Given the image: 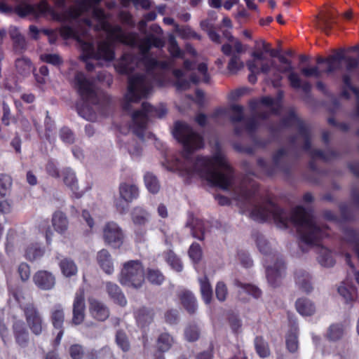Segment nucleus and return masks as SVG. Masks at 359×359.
<instances>
[{"instance_id": "42", "label": "nucleus", "mask_w": 359, "mask_h": 359, "mask_svg": "<svg viewBox=\"0 0 359 359\" xmlns=\"http://www.w3.org/2000/svg\"><path fill=\"white\" fill-rule=\"evenodd\" d=\"M13 179L9 175L0 174V199L5 198L10 194Z\"/></svg>"}, {"instance_id": "1", "label": "nucleus", "mask_w": 359, "mask_h": 359, "mask_svg": "<svg viewBox=\"0 0 359 359\" xmlns=\"http://www.w3.org/2000/svg\"><path fill=\"white\" fill-rule=\"evenodd\" d=\"M172 134L183 146L185 151L184 160L187 163H192L188 166L177 160V169L181 171L182 175L189 177L196 173L205 180L211 187L223 190H227L231 186L234 171L219 146L212 156H198L193 161L190 155L194 151L204 147L203 136L195 132L189 125L181 121L175 123Z\"/></svg>"}, {"instance_id": "32", "label": "nucleus", "mask_w": 359, "mask_h": 359, "mask_svg": "<svg viewBox=\"0 0 359 359\" xmlns=\"http://www.w3.org/2000/svg\"><path fill=\"white\" fill-rule=\"evenodd\" d=\"M295 282L303 292L309 293L313 290L309 273L299 270L295 272Z\"/></svg>"}, {"instance_id": "9", "label": "nucleus", "mask_w": 359, "mask_h": 359, "mask_svg": "<svg viewBox=\"0 0 359 359\" xmlns=\"http://www.w3.org/2000/svg\"><path fill=\"white\" fill-rule=\"evenodd\" d=\"M22 310L31 332L36 336L41 334L46 328V324L39 309L33 304H27Z\"/></svg>"}, {"instance_id": "3", "label": "nucleus", "mask_w": 359, "mask_h": 359, "mask_svg": "<svg viewBox=\"0 0 359 359\" xmlns=\"http://www.w3.org/2000/svg\"><path fill=\"white\" fill-rule=\"evenodd\" d=\"M166 114L167 109L164 105L154 107L149 102H143L141 109L135 111L132 114L133 133L143 140L149 117L161 118Z\"/></svg>"}, {"instance_id": "52", "label": "nucleus", "mask_w": 359, "mask_h": 359, "mask_svg": "<svg viewBox=\"0 0 359 359\" xmlns=\"http://www.w3.org/2000/svg\"><path fill=\"white\" fill-rule=\"evenodd\" d=\"M39 229L44 234L46 244L48 245H50L53 236V231L49 225V221L48 219H43L40 222L39 224Z\"/></svg>"}, {"instance_id": "34", "label": "nucleus", "mask_w": 359, "mask_h": 359, "mask_svg": "<svg viewBox=\"0 0 359 359\" xmlns=\"http://www.w3.org/2000/svg\"><path fill=\"white\" fill-rule=\"evenodd\" d=\"M15 66L17 72L23 76L29 75L34 69L31 60L25 57L16 59Z\"/></svg>"}, {"instance_id": "43", "label": "nucleus", "mask_w": 359, "mask_h": 359, "mask_svg": "<svg viewBox=\"0 0 359 359\" xmlns=\"http://www.w3.org/2000/svg\"><path fill=\"white\" fill-rule=\"evenodd\" d=\"M334 23H336V17L331 12H327L319 20V26L326 34H329Z\"/></svg>"}, {"instance_id": "58", "label": "nucleus", "mask_w": 359, "mask_h": 359, "mask_svg": "<svg viewBox=\"0 0 359 359\" xmlns=\"http://www.w3.org/2000/svg\"><path fill=\"white\" fill-rule=\"evenodd\" d=\"M236 285L242 288L248 294L255 298H259L262 295V291L257 287L250 284H243L238 280L236 281Z\"/></svg>"}, {"instance_id": "2", "label": "nucleus", "mask_w": 359, "mask_h": 359, "mask_svg": "<svg viewBox=\"0 0 359 359\" xmlns=\"http://www.w3.org/2000/svg\"><path fill=\"white\" fill-rule=\"evenodd\" d=\"M250 215L253 220L260 223L273 219L278 228L284 229L292 222L297 228L301 241L308 245H320L323 238L328 235L325 229L316 224L312 213L302 205L295 207L289 216L285 209L269 199L265 205L255 206Z\"/></svg>"}, {"instance_id": "33", "label": "nucleus", "mask_w": 359, "mask_h": 359, "mask_svg": "<svg viewBox=\"0 0 359 359\" xmlns=\"http://www.w3.org/2000/svg\"><path fill=\"white\" fill-rule=\"evenodd\" d=\"M45 254V248L37 243L29 244L25 249V257L30 261L34 262L41 258Z\"/></svg>"}, {"instance_id": "4", "label": "nucleus", "mask_w": 359, "mask_h": 359, "mask_svg": "<svg viewBox=\"0 0 359 359\" xmlns=\"http://www.w3.org/2000/svg\"><path fill=\"white\" fill-rule=\"evenodd\" d=\"M145 280V271L139 260H130L123 264L118 281L123 286L135 289L142 287Z\"/></svg>"}, {"instance_id": "35", "label": "nucleus", "mask_w": 359, "mask_h": 359, "mask_svg": "<svg viewBox=\"0 0 359 359\" xmlns=\"http://www.w3.org/2000/svg\"><path fill=\"white\" fill-rule=\"evenodd\" d=\"M149 217V213L142 207H135L131 212V219L133 222L139 226L144 225Z\"/></svg>"}, {"instance_id": "20", "label": "nucleus", "mask_w": 359, "mask_h": 359, "mask_svg": "<svg viewBox=\"0 0 359 359\" xmlns=\"http://www.w3.org/2000/svg\"><path fill=\"white\" fill-rule=\"evenodd\" d=\"M13 332L15 342L22 348L26 347L29 343V332L25 323L17 320L13 323Z\"/></svg>"}, {"instance_id": "63", "label": "nucleus", "mask_w": 359, "mask_h": 359, "mask_svg": "<svg viewBox=\"0 0 359 359\" xmlns=\"http://www.w3.org/2000/svg\"><path fill=\"white\" fill-rule=\"evenodd\" d=\"M60 34L65 39H74L79 41L77 32L69 25L62 26L60 29Z\"/></svg>"}, {"instance_id": "17", "label": "nucleus", "mask_w": 359, "mask_h": 359, "mask_svg": "<svg viewBox=\"0 0 359 359\" xmlns=\"http://www.w3.org/2000/svg\"><path fill=\"white\" fill-rule=\"evenodd\" d=\"M232 49L233 46L227 43L223 44L221 48V50L224 55L231 56L227 65L229 72L231 74H236L244 67V64L241 61L240 55L238 54H232Z\"/></svg>"}, {"instance_id": "53", "label": "nucleus", "mask_w": 359, "mask_h": 359, "mask_svg": "<svg viewBox=\"0 0 359 359\" xmlns=\"http://www.w3.org/2000/svg\"><path fill=\"white\" fill-rule=\"evenodd\" d=\"M337 53H340L342 55L343 59L342 61H344L346 62V70L347 72L346 74H348L357 69L359 67V60L358 59L351 57V56H346L344 55V52L343 50H339L337 51Z\"/></svg>"}, {"instance_id": "49", "label": "nucleus", "mask_w": 359, "mask_h": 359, "mask_svg": "<svg viewBox=\"0 0 359 359\" xmlns=\"http://www.w3.org/2000/svg\"><path fill=\"white\" fill-rule=\"evenodd\" d=\"M148 281L153 285H161L165 280L163 274L158 269H148L147 273Z\"/></svg>"}, {"instance_id": "11", "label": "nucleus", "mask_w": 359, "mask_h": 359, "mask_svg": "<svg viewBox=\"0 0 359 359\" xmlns=\"http://www.w3.org/2000/svg\"><path fill=\"white\" fill-rule=\"evenodd\" d=\"M273 259L276 260L273 266H267L266 267V275L269 283L273 287L279 285V281L282 273L285 271V264L283 257L278 255H273Z\"/></svg>"}, {"instance_id": "62", "label": "nucleus", "mask_w": 359, "mask_h": 359, "mask_svg": "<svg viewBox=\"0 0 359 359\" xmlns=\"http://www.w3.org/2000/svg\"><path fill=\"white\" fill-rule=\"evenodd\" d=\"M81 46L83 52V55L82 56L83 61L89 58H95L96 53L95 52L94 46L92 43L82 41Z\"/></svg>"}, {"instance_id": "45", "label": "nucleus", "mask_w": 359, "mask_h": 359, "mask_svg": "<svg viewBox=\"0 0 359 359\" xmlns=\"http://www.w3.org/2000/svg\"><path fill=\"white\" fill-rule=\"evenodd\" d=\"M165 258L167 263L171 266L172 269L177 272L182 271L183 265L180 259L177 255L171 250H168L165 253Z\"/></svg>"}, {"instance_id": "24", "label": "nucleus", "mask_w": 359, "mask_h": 359, "mask_svg": "<svg viewBox=\"0 0 359 359\" xmlns=\"http://www.w3.org/2000/svg\"><path fill=\"white\" fill-rule=\"evenodd\" d=\"M177 296L184 309L189 314H194L197 309V301L194 294L189 290H182Z\"/></svg>"}, {"instance_id": "31", "label": "nucleus", "mask_w": 359, "mask_h": 359, "mask_svg": "<svg viewBox=\"0 0 359 359\" xmlns=\"http://www.w3.org/2000/svg\"><path fill=\"white\" fill-rule=\"evenodd\" d=\"M297 312L304 316H311L316 311L313 303L307 298H299L295 302Z\"/></svg>"}, {"instance_id": "46", "label": "nucleus", "mask_w": 359, "mask_h": 359, "mask_svg": "<svg viewBox=\"0 0 359 359\" xmlns=\"http://www.w3.org/2000/svg\"><path fill=\"white\" fill-rule=\"evenodd\" d=\"M338 292L344 297L346 304L353 302L357 297L356 288L354 286L347 287L340 285L338 287Z\"/></svg>"}, {"instance_id": "7", "label": "nucleus", "mask_w": 359, "mask_h": 359, "mask_svg": "<svg viewBox=\"0 0 359 359\" xmlns=\"http://www.w3.org/2000/svg\"><path fill=\"white\" fill-rule=\"evenodd\" d=\"M74 87L81 99L86 103L97 100V95L94 83L83 72H76L74 76Z\"/></svg>"}, {"instance_id": "6", "label": "nucleus", "mask_w": 359, "mask_h": 359, "mask_svg": "<svg viewBox=\"0 0 359 359\" xmlns=\"http://www.w3.org/2000/svg\"><path fill=\"white\" fill-rule=\"evenodd\" d=\"M278 59L281 64L285 65V66L278 67V70L283 74L290 73L287 76L290 86L294 89L301 88L305 93V99L311 98V84L309 81H304L302 83V81L299 75L293 71L294 67L292 65L291 60L281 54L279 55Z\"/></svg>"}, {"instance_id": "25", "label": "nucleus", "mask_w": 359, "mask_h": 359, "mask_svg": "<svg viewBox=\"0 0 359 359\" xmlns=\"http://www.w3.org/2000/svg\"><path fill=\"white\" fill-rule=\"evenodd\" d=\"M119 194L125 202L131 203L138 198L139 189L135 184L123 182L119 185Z\"/></svg>"}, {"instance_id": "39", "label": "nucleus", "mask_w": 359, "mask_h": 359, "mask_svg": "<svg viewBox=\"0 0 359 359\" xmlns=\"http://www.w3.org/2000/svg\"><path fill=\"white\" fill-rule=\"evenodd\" d=\"M59 266L66 277H71L77 273V266L72 259L64 258L60 262Z\"/></svg>"}, {"instance_id": "14", "label": "nucleus", "mask_w": 359, "mask_h": 359, "mask_svg": "<svg viewBox=\"0 0 359 359\" xmlns=\"http://www.w3.org/2000/svg\"><path fill=\"white\" fill-rule=\"evenodd\" d=\"M50 320L53 327L59 330L55 339V344L58 345L64 334L65 313L61 304H56L51 309Z\"/></svg>"}, {"instance_id": "27", "label": "nucleus", "mask_w": 359, "mask_h": 359, "mask_svg": "<svg viewBox=\"0 0 359 359\" xmlns=\"http://www.w3.org/2000/svg\"><path fill=\"white\" fill-rule=\"evenodd\" d=\"M288 152L285 148L278 149L272 156V161L274 166L280 169L284 174L290 175L291 166L288 163L282 162V159L287 156Z\"/></svg>"}, {"instance_id": "18", "label": "nucleus", "mask_w": 359, "mask_h": 359, "mask_svg": "<svg viewBox=\"0 0 359 359\" xmlns=\"http://www.w3.org/2000/svg\"><path fill=\"white\" fill-rule=\"evenodd\" d=\"M175 343V338L170 333H161L156 339V352L154 355V358L164 355L163 353L169 351Z\"/></svg>"}, {"instance_id": "50", "label": "nucleus", "mask_w": 359, "mask_h": 359, "mask_svg": "<svg viewBox=\"0 0 359 359\" xmlns=\"http://www.w3.org/2000/svg\"><path fill=\"white\" fill-rule=\"evenodd\" d=\"M318 262L325 267H332L335 264L332 252L327 248H322V252L318 257Z\"/></svg>"}, {"instance_id": "15", "label": "nucleus", "mask_w": 359, "mask_h": 359, "mask_svg": "<svg viewBox=\"0 0 359 359\" xmlns=\"http://www.w3.org/2000/svg\"><path fill=\"white\" fill-rule=\"evenodd\" d=\"M137 66V57L130 53H124L114 64L117 73L121 75H130Z\"/></svg>"}, {"instance_id": "60", "label": "nucleus", "mask_w": 359, "mask_h": 359, "mask_svg": "<svg viewBox=\"0 0 359 359\" xmlns=\"http://www.w3.org/2000/svg\"><path fill=\"white\" fill-rule=\"evenodd\" d=\"M231 109L233 112L230 116V119L233 123L241 122L244 120V108L243 106L239 104H232Z\"/></svg>"}, {"instance_id": "5", "label": "nucleus", "mask_w": 359, "mask_h": 359, "mask_svg": "<svg viewBox=\"0 0 359 359\" xmlns=\"http://www.w3.org/2000/svg\"><path fill=\"white\" fill-rule=\"evenodd\" d=\"M150 90L151 86L144 75L137 74L129 76L126 95L128 102L123 104V109L128 111L131 107L130 102H138L141 99L147 97Z\"/></svg>"}, {"instance_id": "21", "label": "nucleus", "mask_w": 359, "mask_h": 359, "mask_svg": "<svg viewBox=\"0 0 359 359\" xmlns=\"http://www.w3.org/2000/svg\"><path fill=\"white\" fill-rule=\"evenodd\" d=\"M111 40L101 41L97 45V51L95 59H102L105 61L111 62L115 59V50L114 43Z\"/></svg>"}, {"instance_id": "8", "label": "nucleus", "mask_w": 359, "mask_h": 359, "mask_svg": "<svg viewBox=\"0 0 359 359\" xmlns=\"http://www.w3.org/2000/svg\"><path fill=\"white\" fill-rule=\"evenodd\" d=\"M280 124L285 127L289 128L294 124L297 126L298 134L304 140L302 149L304 151H308L311 149V130L310 128L304 123V122L299 118L294 110H291L288 114L281 118Z\"/></svg>"}, {"instance_id": "54", "label": "nucleus", "mask_w": 359, "mask_h": 359, "mask_svg": "<svg viewBox=\"0 0 359 359\" xmlns=\"http://www.w3.org/2000/svg\"><path fill=\"white\" fill-rule=\"evenodd\" d=\"M116 342L123 352H128L130 348L128 337L123 330H118L116 332Z\"/></svg>"}, {"instance_id": "29", "label": "nucleus", "mask_w": 359, "mask_h": 359, "mask_svg": "<svg viewBox=\"0 0 359 359\" xmlns=\"http://www.w3.org/2000/svg\"><path fill=\"white\" fill-rule=\"evenodd\" d=\"M64 183L73 191L76 198L82 196L78 192V181L75 172L70 168H67L62 170Z\"/></svg>"}, {"instance_id": "16", "label": "nucleus", "mask_w": 359, "mask_h": 359, "mask_svg": "<svg viewBox=\"0 0 359 359\" xmlns=\"http://www.w3.org/2000/svg\"><path fill=\"white\" fill-rule=\"evenodd\" d=\"M89 311L97 320L104 321L109 316V309L102 301L94 297L88 298Z\"/></svg>"}, {"instance_id": "22", "label": "nucleus", "mask_w": 359, "mask_h": 359, "mask_svg": "<svg viewBox=\"0 0 359 359\" xmlns=\"http://www.w3.org/2000/svg\"><path fill=\"white\" fill-rule=\"evenodd\" d=\"M33 280L36 285L41 290H50L55 285L54 276L47 271H39L34 277Z\"/></svg>"}, {"instance_id": "59", "label": "nucleus", "mask_w": 359, "mask_h": 359, "mask_svg": "<svg viewBox=\"0 0 359 359\" xmlns=\"http://www.w3.org/2000/svg\"><path fill=\"white\" fill-rule=\"evenodd\" d=\"M248 70L250 74L248 76V81L250 83L255 84L257 81V75L259 74V69L255 60H248L246 62Z\"/></svg>"}, {"instance_id": "41", "label": "nucleus", "mask_w": 359, "mask_h": 359, "mask_svg": "<svg viewBox=\"0 0 359 359\" xmlns=\"http://www.w3.org/2000/svg\"><path fill=\"white\" fill-rule=\"evenodd\" d=\"M307 151H310L312 158H320L324 161H329L339 156V153L334 150H329L325 152L321 149H311V148Z\"/></svg>"}, {"instance_id": "44", "label": "nucleus", "mask_w": 359, "mask_h": 359, "mask_svg": "<svg viewBox=\"0 0 359 359\" xmlns=\"http://www.w3.org/2000/svg\"><path fill=\"white\" fill-rule=\"evenodd\" d=\"M145 186L148 191L156 194L160 189V184L157 177L151 172H147L144 176Z\"/></svg>"}, {"instance_id": "37", "label": "nucleus", "mask_w": 359, "mask_h": 359, "mask_svg": "<svg viewBox=\"0 0 359 359\" xmlns=\"http://www.w3.org/2000/svg\"><path fill=\"white\" fill-rule=\"evenodd\" d=\"M200 290L202 298L205 304L210 303L212 297V289L206 276L199 279Z\"/></svg>"}, {"instance_id": "55", "label": "nucleus", "mask_w": 359, "mask_h": 359, "mask_svg": "<svg viewBox=\"0 0 359 359\" xmlns=\"http://www.w3.org/2000/svg\"><path fill=\"white\" fill-rule=\"evenodd\" d=\"M286 348L290 353H295L298 349V337L296 332H289L285 339Z\"/></svg>"}, {"instance_id": "61", "label": "nucleus", "mask_w": 359, "mask_h": 359, "mask_svg": "<svg viewBox=\"0 0 359 359\" xmlns=\"http://www.w3.org/2000/svg\"><path fill=\"white\" fill-rule=\"evenodd\" d=\"M140 61L144 65L147 72L149 74L157 69V60L149 55H143Z\"/></svg>"}, {"instance_id": "30", "label": "nucleus", "mask_w": 359, "mask_h": 359, "mask_svg": "<svg viewBox=\"0 0 359 359\" xmlns=\"http://www.w3.org/2000/svg\"><path fill=\"white\" fill-rule=\"evenodd\" d=\"M97 260L100 268L107 274H111L114 272V264L109 252L102 249L98 252Z\"/></svg>"}, {"instance_id": "57", "label": "nucleus", "mask_w": 359, "mask_h": 359, "mask_svg": "<svg viewBox=\"0 0 359 359\" xmlns=\"http://www.w3.org/2000/svg\"><path fill=\"white\" fill-rule=\"evenodd\" d=\"M14 12L20 18H25L29 15L35 14V8L34 5L24 4L15 6Z\"/></svg>"}, {"instance_id": "28", "label": "nucleus", "mask_w": 359, "mask_h": 359, "mask_svg": "<svg viewBox=\"0 0 359 359\" xmlns=\"http://www.w3.org/2000/svg\"><path fill=\"white\" fill-rule=\"evenodd\" d=\"M52 225L55 231L58 233H65L69 226L68 219L63 212L60 210L55 211L52 216Z\"/></svg>"}, {"instance_id": "23", "label": "nucleus", "mask_w": 359, "mask_h": 359, "mask_svg": "<svg viewBox=\"0 0 359 359\" xmlns=\"http://www.w3.org/2000/svg\"><path fill=\"white\" fill-rule=\"evenodd\" d=\"M133 315L138 325L144 327L153 322L154 311L152 309L142 306L135 310Z\"/></svg>"}, {"instance_id": "40", "label": "nucleus", "mask_w": 359, "mask_h": 359, "mask_svg": "<svg viewBox=\"0 0 359 359\" xmlns=\"http://www.w3.org/2000/svg\"><path fill=\"white\" fill-rule=\"evenodd\" d=\"M307 151H310L312 158H320L324 161H329L339 156V153L334 150H329L325 152L321 149H311V148Z\"/></svg>"}, {"instance_id": "48", "label": "nucleus", "mask_w": 359, "mask_h": 359, "mask_svg": "<svg viewBox=\"0 0 359 359\" xmlns=\"http://www.w3.org/2000/svg\"><path fill=\"white\" fill-rule=\"evenodd\" d=\"M40 60L46 63L60 67L64 61L62 57L56 53H44L40 55Z\"/></svg>"}, {"instance_id": "26", "label": "nucleus", "mask_w": 359, "mask_h": 359, "mask_svg": "<svg viewBox=\"0 0 359 359\" xmlns=\"http://www.w3.org/2000/svg\"><path fill=\"white\" fill-rule=\"evenodd\" d=\"M10 37L13 42V49L15 54H22L27 47L25 36L16 28L9 32Z\"/></svg>"}, {"instance_id": "47", "label": "nucleus", "mask_w": 359, "mask_h": 359, "mask_svg": "<svg viewBox=\"0 0 359 359\" xmlns=\"http://www.w3.org/2000/svg\"><path fill=\"white\" fill-rule=\"evenodd\" d=\"M344 335V328L341 324H332L327 330V338L330 341L339 340Z\"/></svg>"}, {"instance_id": "56", "label": "nucleus", "mask_w": 359, "mask_h": 359, "mask_svg": "<svg viewBox=\"0 0 359 359\" xmlns=\"http://www.w3.org/2000/svg\"><path fill=\"white\" fill-rule=\"evenodd\" d=\"M186 340L189 342L197 341L200 337V330L196 325H189L184 330Z\"/></svg>"}, {"instance_id": "51", "label": "nucleus", "mask_w": 359, "mask_h": 359, "mask_svg": "<svg viewBox=\"0 0 359 359\" xmlns=\"http://www.w3.org/2000/svg\"><path fill=\"white\" fill-rule=\"evenodd\" d=\"M168 50L174 58H182L184 56L182 50L180 49L177 41L173 36L169 38Z\"/></svg>"}, {"instance_id": "13", "label": "nucleus", "mask_w": 359, "mask_h": 359, "mask_svg": "<svg viewBox=\"0 0 359 359\" xmlns=\"http://www.w3.org/2000/svg\"><path fill=\"white\" fill-rule=\"evenodd\" d=\"M104 239L107 244L114 248H120L123 241L121 229L114 222H108L104 229Z\"/></svg>"}, {"instance_id": "10", "label": "nucleus", "mask_w": 359, "mask_h": 359, "mask_svg": "<svg viewBox=\"0 0 359 359\" xmlns=\"http://www.w3.org/2000/svg\"><path fill=\"white\" fill-rule=\"evenodd\" d=\"M101 29L107 33V39L125 45H129L134 42L135 38L133 34L124 33L120 25L112 26L107 21L102 20Z\"/></svg>"}, {"instance_id": "36", "label": "nucleus", "mask_w": 359, "mask_h": 359, "mask_svg": "<svg viewBox=\"0 0 359 359\" xmlns=\"http://www.w3.org/2000/svg\"><path fill=\"white\" fill-rule=\"evenodd\" d=\"M255 348L257 355L265 358L270 355L271 351L267 341L262 336H257L254 340Z\"/></svg>"}, {"instance_id": "38", "label": "nucleus", "mask_w": 359, "mask_h": 359, "mask_svg": "<svg viewBox=\"0 0 359 359\" xmlns=\"http://www.w3.org/2000/svg\"><path fill=\"white\" fill-rule=\"evenodd\" d=\"M34 6L35 8L34 15H45L48 13L52 15L54 19L60 20V15L54 11L47 1L41 0Z\"/></svg>"}, {"instance_id": "12", "label": "nucleus", "mask_w": 359, "mask_h": 359, "mask_svg": "<svg viewBox=\"0 0 359 359\" xmlns=\"http://www.w3.org/2000/svg\"><path fill=\"white\" fill-rule=\"evenodd\" d=\"M85 290L80 287L76 292L73 302L72 323L78 325L81 324L85 319Z\"/></svg>"}, {"instance_id": "19", "label": "nucleus", "mask_w": 359, "mask_h": 359, "mask_svg": "<svg viewBox=\"0 0 359 359\" xmlns=\"http://www.w3.org/2000/svg\"><path fill=\"white\" fill-rule=\"evenodd\" d=\"M105 290L109 298L116 304L124 307L127 304L126 297L121 287L112 282L105 283Z\"/></svg>"}, {"instance_id": "64", "label": "nucleus", "mask_w": 359, "mask_h": 359, "mask_svg": "<svg viewBox=\"0 0 359 359\" xmlns=\"http://www.w3.org/2000/svg\"><path fill=\"white\" fill-rule=\"evenodd\" d=\"M189 256L194 262H198L202 257V250L200 245L197 243H194L191 245L189 249Z\"/></svg>"}]
</instances>
